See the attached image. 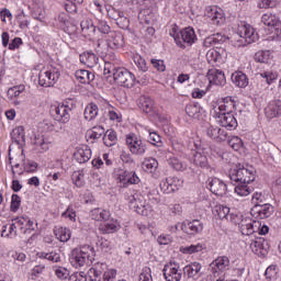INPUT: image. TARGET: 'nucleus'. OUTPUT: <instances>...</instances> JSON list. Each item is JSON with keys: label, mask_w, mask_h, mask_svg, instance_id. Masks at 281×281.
Instances as JSON below:
<instances>
[{"label": "nucleus", "mask_w": 281, "mask_h": 281, "mask_svg": "<svg viewBox=\"0 0 281 281\" xmlns=\"http://www.w3.org/2000/svg\"><path fill=\"white\" fill-rule=\"evenodd\" d=\"M228 177L236 186V183H252L256 181V169L254 167H245V165H235L229 171Z\"/></svg>", "instance_id": "nucleus-1"}, {"label": "nucleus", "mask_w": 281, "mask_h": 281, "mask_svg": "<svg viewBox=\"0 0 281 281\" xmlns=\"http://www.w3.org/2000/svg\"><path fill=\"white\" fill-rule=\"evenodd\" d=\"M95 258V249L89 245L81 246L80 248H75L70 255V263L75 269L79 267H85L88 262H93Z\"/></svg>", "instance_id": "nucleus-2"}, {"label": "nucleus", "mask_w": 281, "mask_h": 281, "mask_svg": "<svg viewBox=\"0 0 281 281\" xmlns=\"http://www.w3.org/2000/svg\"><path fill=\"white\" fill-rule=\"evenodd\" d=\"M237 43H241V45H251V43H256L259 36L256 32V29L251 26V24H247L241 22L237 29Z\"/></svg>", "instance_id": "nucleus-3"}, {"label": "nucleus", "mask_w": 281, "mask_h": 281, "mask_svg": "<svg viewBox=\"0 0 281 281\" xmlns=\"http://www.w3.org/2000/svg\"><path fill=\"white\" fill-rule=\"evenodd\" d=\"M102 269H106L105 263H95V266L89 270L92 281H115L117 270L110 269L103 271Z\"/></svg>", "instance_id": "nucleus-4"}, {"label": "nucleus", "mask_w": 281, "mask_h": 281, "mask_svg": "<svg viewBox=\"0 0 281 281\" xmlns=\"http://www.w3.org/2000/svg\"><path fill=\"white\" fill-rule=\"evenodd\" d=\"M112 76L114 82L120 87H125L126 89L135 87V75L126 68H113Z\"/></svg>", "instance_id": "nucleus-5"}, {"label": "nucleus", "mask_w": 281, "mask_h": 281, "mask_svg": "<svg viewBox=\"0 0 281 281\" xmlns=\"http://www.w3.org/2000/svg\"><path fill=\"white\" fill-rule=\"evenodd\" d=\"M173 38L178 47H181V49H186V45L183 43H187V45H192L194 41H196V34L194 33V29L186 27L180 31L179 34L173 36Z\"/></svg>", "instance_id": "nucleus-6"}, {"label": "nucleus", "mask_w": 281, "mask_h": 281, "mask_svg": "<svg viewBox=\"0 0 281 281\" xmlns=\"http://www.w3.org/2000/svg\"><path fill=\"white\" fill-rule=\"evenodd\" d=\"M58 78H60V71L58 69L46 70L41 71L38 74V85L40 87H54L56 82L58 81Z\"/></svg>", "instance_id": "nucleus-7"}, {"label": "nucleus", "mask_w": 281, "mask_h": 281, "mask_svg": "<svg viewBox=\"0 0 281 281\" xmlns=\"http://www.w3.org/2000/svg\"><path fill=\"white\" fill-rule=\"evenodd\" d=\"M206 188L215 196H225L227 194V183L218 178H209Z\"/></svg>", "instance_id": "nucleus-8"}, {"label": "nucleus", "mask_w": 281, "mask_h": 281, "mask_svg": "<svg viewBox=\"0 0 281 281\" xmlns=\"http://www.w3.org/2000/svg\"><path fill=\"white\" fill-rule=\"evenodd\" d=\"M179 188H183V180L177 177H169L160 182V190L165 192V194L177 192Z\"/></svg>", "instance_id": "nucleus-9"}, {"label": "nucleus", "mask_w": 281, "mask_h": 281, "mask_svg": "<svg viewBox=\"0 0 281 281\" xmlns=\"http://www.w3.org/2000/svg\"><path fill=\"white\" fill-rule=\"evenodd\" d=\"M217 119L220 125L227 131H236V128L238 127V121L236 120V116H234V112L232 111L217 115Z\"/></svg>", "instance_id": "nucleus-10"}, {"label": "nucleus", "mask_w": 281, "mask_h": 281, "mask_svg": "<svg viewBox=\"0 0 281 281\" xmlns=\"http://www.w3.org/2000/svg\"><path fill=\"white\" fill-rule=\"evenodd\" d=\"M126 144L132 155H138V156L146 155V150H147L146 144H144L142 140H137L133 136H127Z\"/></svg>", "instance_id": "nucleus-11"}, {"label": "nucleus", "mask_w": 281, "mask_h": 281, "mask_svg": "<svg viewBox=\"0 0 281 281\" xmlns=\"http://www.w3.org/2000/svg\"><path fill=\"white\" fill-rule=\"evenodd\" d=\"M164 278L166 281H181V271L177 263L170 262L162 269Z\"/></svg>", "instance_id": "nucleus-12"}, {"label": "nucleus", "mask_w": 281, "mask_h": 281, "mask_svg": "<svg viewBox=\"0 0 281 281\" xmlns=\"http://www.w3.org/2000/svg\"><path fill=\"white\" fill-rule=\"evenodd\" d=\"M250 249L252 254H256L257 256H267V254H269V251L267 250L269 249V244L267 243V240H265V238L257 237L250 243Z\"/></svg>", "instance_id": "nucleus-13"}, {"label": "nucleus", "mask_w": 281, "mask_h": 281, "mask_svg": "<svg viewBox=\"0 0 281 281\" xmlns=\"http://www.w3.org/2000/svg\"><path fill=\"white\" fill-rule=\"evenodd\" d=\"M193 164L198 166V168H202V170H206L212 172V167L210 166V161L207 160V155L205 151L198 150L193 153Z\"/></svg>", "instance_id": "nucleus-14"}, {"label": "nucleus", "mask_w": 281, "mask_h": 281, "mask_svg": "<svg viewBox=\"0 0 281 281\" xmlns=\"http://www.w3.org/2000/svg\"><path fill=\"white\" fill-rule=\"evenodd\" d=\"M106 45L110 49H120V47H124V35L120 32L112 31L108 35Z\"/></svg>", "instance_id": "nucleus-15"}, {"label": "nucleus", "mask_w": 281, "mask_h": 281, "mask_svg": "<svg viewBox=\"0 0 281 281\" xmlns=\"http://www.w3.org/2000/svg\"><path fill=\"white\" fill-rule=\"evenodd\" d=\"M52 115L56 122L61 124H67L71 120V112H68L67 108H61V105L55 106L52 110Z\"/></svg>", "instance_id": "nucleus-16"}, {"label": "nucleus", "mask_w": 281, "mask_h": 281, "mask_svg": "<svg viewBox=\"0 0 281 281\" xmlns=\"http://www.w3.org/2000/svg\"><path fill=\"white\" fill-rule=\"evenodd\" d=\"M281 115V100L277 99L270 101L268 106L266 108V117L268 120H273V117H280Z\"/></svg>", "instance_id": "nucleus-17"}, {"label": "nucleus", "mask_w": 281, "mask_h": 281, "mask_svg": "<svg viewBox=\"0 0 281 281\" xmlns=\"http://www.w3.org/2000/svg\"><path fill=\"white\" fill-rule=\"evenodd\" d=\"M182 232L189 234V236H194V234H201L203 232V223L199 220H193L187 224H182Z\"/></svg>", "instance_id": "nucleus-18"}, {"label": "nucleus", "mask_w": 281, "mask_h": 281, "mask_svg": "<svg viewBox=\"0 0 281 281\" xmlns=\"http://www.w3.org/2000/svg\"><path fill=\"white\" fill-rule=\"evenodd\" d=\"M209 81L217 87H225L227 80L225 79V72L223 70H210L207 72Z\"/></svg>", "instance_id": "nucleus-19"}, {"label": "nucleus", "mask_w": 281, "mask_h": 281, "mask_svg": "<svg viewBox=\"0 0 281 281\" xmlns=\"http://www.w3.org/2000/svg\"><path fill=\"white\" fill-rule=\"evenodd\" d=\"M207 19H211L212 23L214 25H223V22L225 21V16H223V11L216 7H211L206 11Z\"/></svg>", "instance_id": "nucleus-20"}, {"label": "nucleus", "mask_w": 281, "mask_h": 281, "mask_svg": "<svg viewBox=\"0 0 281 281\" xmlns=\"http://www.w3.org/2000/svg\"><path fill=\"white\" fill-rule=\"evenodd\" d=\"M227 267H229V258L226 256L218 257L210 265V271H212V273H218V271H225Z\"/></svg>", "instance_id": "nucleus-21"}, {"label": "nucleus", "mask_w": 281, "mask_h": 281, "mask_svg": "<svg viewBox=\"0 0 281 281\" xmlns=\"http://www.w3.org/2000/svg\"><path fill=\"white\" fill-rule=\"evenodd\" d=\"M231 80L235 87H239V89H245L249 85V78L243 71H235L231 76Z\"/></svg>", "instance_id": "nucleus-22"}, {"label": "nucleus", "mask_w": 281, "mask_h": 281, "mask_svg": "<svg viewBox=\"0 0 281 281\" xmlns=\"http://www.w3.org/2000/svg\"><path fill=\"white\" fill-rule=\"evenodd\" d=\"M11 139L13 144H16V146L21 148L23 144H25V128H23V126L13 128L11 132Z\"/></svg>", "instance_id": "nucleus-23"}, {"label": "nucleus", "mask_w": 281, "mask_h": 281, "mask_svg": "<svg viewBox=\"0 0 281 281\" xmlns=\"http://www.w3.org/2000/svg\"><path fill=\"white\" fill-rule=\"evenodd\" d=\"M227 41V36L222 35L221 33L213 34L204 40V47H218Z\"/></svg>", "instance_id": "nucleus-24"}, {"label": "nucleus", "mask_w": 281, "mask_h": 281, "mask_svg": "<svg viewBox=\"0 0 281 281\" xmlns=\"http://www.w3.org/2000/svg\"><path fill=\"white\" fill-rule=\"evenodd\" d=\"M252 212H256L259 218H269L273 214V206L269 203L254 206Z\"/></svg>", "instance_id": "nucleus-25"}, {"label": "nucleus", "mask_w": 281, "mask_h": 281, "mask_svg": "<svg viewBox=\"0 0 281 281\" xmlns=\"http://www.w3.org/2000/svg\"><path fill=\"white\" fill-rule=\"evenodd\" d=\"M74 157L78 164H87L91 159V149L89 147L78 148L74 153Z\"/></svg>", "instance_id": "nucleus-26"}, {"label": "nucleus", "mask_w": 281, "mask_h": 281, "mask_svg": "<svg viewBox=\"0 0 281 281\" xmlns=\"http://www.w3.org/2000/svg\"><path fill=\"white\" fill-rule=\"evenodd\" d=\"M80 26L83 36H93V34H95V25L93 24V20L85 19L81 21Z\"/></svg>", "instance_id": "nucleus-27"}, {"label": "nucleus", "mask_w": 281, "mask_h": 281, "mask_svg": "<svg viewBox=\"0 0 281 281\" xmlns=\"http://www.w3.org/2000/svg\"><path fill=\"white\" fill-rule=\"evenodd\" d=\"M80 63L88 66L90 69L98 65V56L95 54L88 52L80 55Z\"/></svg>", "instance_id": "nucleus-28"}, {"label": "nucleus", "mask_w": 281, "mask_h": 281, "mask_svg": "<svg viewBox=\"0 0 281 281\" xmlns=\"http://www.w3.org/2000/svg\"><path fill=\"white\" fill-rule=\"evenodd\" d=\"M103 144L111 148L117 144V133L114 130H108L103 134Z\"/></svg>", "instance_id": "nucleus-29"}, {"label": "nucleus", "mask_w": 281, "mask_h": 281, "mask_svg": "<svg viewBox=\"0 0 281 281\" xmlns=\"http://www.w3.org/2000/svg\"><path fill=\"white\" fill-rule=\"evenodd\" d=\"M184 276H188V278H196L199 273L201 272V263L193 262L187 267L183 268Z\"/></svg>", "instance_id": "nucleus-30"}, {"label": "nucleus", "mask_w": 281, "mask_h": 281, "mask_svg": "<svg viewBox=\"0 0 281 281\" xmlns=\"http://www.w3.org/2000/svg\"><path fill=\"white\" fill-rule=\"evenodd\" d=\"M138 106L144 111V113H153L155 102L149 97H140Z\"/></svg>", "instance_id": "nucleus-31"}, {"label": "nucleus", "mask_w": 281, "mask_h": 281, "mask_svg": "<svg viewBox=\"0 0 281 281\" xmlns=\"http://www.w3.org/2000/svg\"><path fill=\"white\" fill-rule=\"evenodd\" d=\"M54 232L57 240H60V243H67L71 238V231L67 227H59Z\"/></svg>", "instance_id": "nucleus-32"}, {"label": "nucleus", "mask_w": 281, "mask_h": 281, "mask_svg": "<svg viewBox=\"0 0 281 281\" xmlns=\"http://www.w3.org/2000/svg\"><path fill=\"white\" fill-rule=\"evenodd\" d=\"M98 106L94 103H89L83 112L85 120L91 122V120H95L98 117Z\"/></svg>", "instance_id": "nucleus-33"}, {"label": "nucleus", "mask_w": 281, "mask_h": 281, "mask_svg": "<svg viewBox=\"0 0 281 281\" xmlns=\"http://www.w3.org/2000/svg\"><path fill=\"white\" fill-rule=\"evenodd\" d=\"M186 113L189 117H193L194 120H199L201 117V105L198 103H191L186 106Z\"/></svg>", "instance_id": "nucleus-34"}, {"label": "nucleus", "mask_w": 281, "mask_h": 281, "mask_svg": "<svg viewBox=\"0 0 281 281\" xmlns=\"http://www.w3.org/2000/svg\"><path fill=\"white\" fill-rule=\"evenodd\" d=\"M91 217L93 221H109V218H111V213L109 211L94 209L91 211Z\"/></svg>", "instance_id": "nucleus-35"}, {"label": "nucleus", "mask_w": 281, "mask_h": 281, "mask_svg": "<svg viewBox=\"0 0 281 281\" xmlns=\"http://www.w3.org/2000/svg\"><path fill=\"white\" fill-rule=\"evenodd\" d=\"M38 258L42 260H49V262H60V254L56 251H50V252H38L37 254Z\"/></svg>", "instance_id": "nucleus-36"}, {"label": "nucleus", "mask_w": 281, "mask_h": 281, "mask_svg": "<svg viewBox=\"0 0 281 281\" xmlns=\"http://www.w3.org/2000/svg\"><path fill=\"white\" fill-rule=\"evenodd\" d=\"M248 183H240L237 182L235 184V192L236 194H238V196H249V194H251L254 189H250L249 186H247Z\"/></svg>", "instance_id": "nucleus-37"}, {"label": "nucleus", "mask_w": 281, "mask_h": 281, "mask_svg": "<svg viewBox=\"0 0 281 281\" xmlns=\"http://www.w3.org/2000/svg\"><path fill=\"white\" fill-rule=\"evenodd\" d=\"M159 168V162L155 158L145 159L143 162V170L145 172H155Z\"/></svg>", "instance_id": "nucleus-38"}, {"label": "nucleus", "mask_w": 281, "mask_h": 281, "mask_svg": "<svg viewBox=\"0 0 281 281\" xmlns=\"http://www.w3.org/2000/svg\"><path fill=\"white\" fill-rule=\"evenodd\" d=\"M119 179L120 181H125L126 183L131 184L139 183V177H137V173H128L124 171L123 175L119 176Z\"/></svg>", "instance_id": "nucleus-39"}, {"label": "nucleus", "mask_w": 281, "mask_h": 281, "mask_svg": "<svg viewBox=\"0 0 281 281\" xmlns=\"http://www.w3.org/2000/svg\"><path fill=\"white\" fill-rule=\"evenodd\" d=\"M213 214L218 216V218H228L229 216V206H225L223 204H218L214 207Z\"/></svg>", "instance_id": "nucleus-40"}, {"label": "nucleus", "mask_w": 281, "mask_h": 281, "mask_svg": "<svg viewBox=\"0 0 281 281\" xmlns=\"http://www.w3.org/2000/svg\"><path fill=\"white\" fill-rule=\"evenodd\" d=\"M240 232L243 236H251V234L256 233V227L254 226V223H247V221H243L240 224Z\"/></svg>", "instance_id": "nucleus-41"}, {"label": "nucleus", "mask_w": 281, "mask_h": 281, "mask_svg": "<svg viewBox=\"0 0 281 281\" xmlns=\"http://www.w3.org/2000/svg\"><path fill=\"white\" fill-rule=\"evenodd\" d=\"M104 133V127L102 125H95L88 132V135L90 139H100Z\"/></svg>", "instance_id": "nucleus-42"}, {"label": "nucleus", "mask_w": 281, "mask_h": 281, "mask_svg": "<svg viewBox=\"0 0 281 281\" xmlns=\"http://www.w3.org/2000/svg\"><path fill=\"white\" fill-rule=\"evenodd\" d=\"M147 142L153 146H157L158 148H161V146H164V143H161V136L156 132H149Z\"/></svg>", "instance_id": "nucleus-43"}, {"label": "nucleus", "mask_w": 281, "mask_h": 281, "mask_svg": "<svg viewBox=\"0 0 281 281\" xmlns=\"http://www.w3.org/2000/svg\"><path fill=\"white\" fill-rule=\"evenodd\" d=\"M21 157L23 159V167L25 172H36L38 168V164L34 160H25L23 156V150H22Z\"/></svg>", "instance_id": "nucleus-44"}, {"label": "nucleus", "mask_w": 281, "mask_h": 281, "mask_svg": "<svg viewBox=\"0 0 281 281\" xmlns=\"http://www.w3.org/2000/svg\"><path fill=\"white\" fill-rule=\"evenodd\" d=\"M16 21L20 30H27L30 27V18L23 11L16 15Z\"/></svg>", "instance_id": "nucleus-45"}, {"label": "nucleus", "mask_w": 281, "mask_h": 281, "mask_svg": "<svg viewBox=\"0 0 281 281\" xmlns=\"http://www.w3.org/2000/svg\"><path fill=\"white\" fill-rule=\"evenodd\" d=\"M278 21V16L273 15V14H263L261 16V23H263V25H267V27H271V30H273V26L276 25Z\"/></svg>", "instance_id": "nucleus-46"}, {"label": "nucleus", "mask_w": 281, "mask_h": 281, "mask_svg": "<svg viewBox=\"0 0 281 281\" xmlns=\"http://www.w3.org/2000/svg\"><path fill=\"white\" fill-rule=\"evenodd\" d=\"M227 144L233 148V150H239L243 148V139L238 136L228 137Z\"/></svg>", "instance_id": "nucleus-47"}, {"label": "nucleus", "mask_w": 281, "mask_h": 281, "mask_svg": "<svg viewBox=\"0 0 281 281\" xmlns=\"http://www.w3.org/2000/svg\"><path fill=\"white\" fill-rule=\"evenodd\" d=\"M180 251H182V254H198L199 251H203V245L196 244V245L186 246L180 248Z\"/></svg>", "instance_id": "nucleus-48"}, {"label": "nucleus", "mask_w": 281, "mask_h": 281, "mask_svg": "<svg viewBox=\"0 0 281 281\" xmlns=\"http://www.w3.org/2000/svg\"><path fill=\"white\" fill-rule=\"evenodd\" d=\"M119 227H120V225L117 224V222L110 221L104 224L103 232L105 234H115V232H117Z\"/></svg>", "instance_id": "nucleus-49"}, {"label": "nucleus", "mask_w": 281, "mask_h": 281, "mask_svg": "<svg viewBox=\"0 0 281 281\" xmlns=\"http://www.w3.org/2000/svg\"><path fill=\"white\" fill-rule=\"evenodd\" d=\"M134 63L137 66V68L139 69V71H143V72L148 71V66L146 64V59H144L142 56L136 55L134 57Z\"/></svg>", "instance_id": "nucleus-50"}, {"label": "nucleus", "mask_w": 281, "mask_h": 281, "mask_svg": "<svg viewBox=\"0 0 281 281\" xmlns=\"http://www.w3.org/2000/svg\"><path fill=\"white\" fill-rule=\"evenodd\" d=\"M106 12L109 19H112V21H117L120 19V15L124 13V11L117 10L112 5L106 8Z\"/></svg>", "instance_id": "nucleus-51"}, {"label": "nucleus", "mask_w": 281, "mask_h": 281, "mask_svg": "<svg viewBox=\"0 0 281 281\" xmlns=\"http://www.w3.org/2000/svg\"><path fill=\"white\" fill-rule=\"evenodd\" d=\"M116 25L121 30H128V26L131 25V21H128V18L126 16V14H124V12L117 19Z\"/></svg>", "instance_id": "nucleus-52"}, {"label": "nucleus", "mask_w": 281, "mask_h": 281, "mask_svg": "<svg viewBox=\"0 0 281 281\" xmlns=\"http://www.w3.org/2000/svg\"><path fill=\"white\" fill-rule=\"evenodd\" d=\"M170 166H171V168H173V170H178V171H181V172L188 168V165L183 164L178 158H171L170 159Z\"/></svg>", "instance_id": "nucleus-53"}, {"label": "nucleus", "mask_w": 281, "mask_h": 281, "mask_svg": "<svg viewBox=\"0 0 281 281\" xmlns=\"http://www.w3.org/2000/svg\"><path fill=\"white\" fill-rule=\"evenodd\" d=\"M35 146H38L41 150H49V142L45 140L44 136H35Z\"/></svg>", "instance_id": "nucleus-54"}, {"label": "nucleus", "mask_w": 281, "mask_h": 281, "mask_svg": "<svg viewBox=\"0 0 281 281\" xmlns=\"http://www.w3.org/2000/svg\"><path fill=\"white\" fill-rule=\"evenodd\" d=\"M97 29L101 32V34H108V36L111 32H113L111 31V26L109 25V23L104 20H99Z\"/></svg>", "instance_id": "nucleus-55"}, {"label": "nucleus", "mask_w": 281, "mask_h": 281, "mask_svg": "<svg viewBox=\"0 0 281 281\" xmlns=\"http://www.w3.org/2000/svg\"><path fill=\"white\" fill-rule=\"evenodd\" d=\"M11 212H19L21 207V196L19 194H12L11 196Z\"/></svg>", "instance_id": "nucleus-56"}, {"label": "nucleus", "mask_w": 281, "mask_h": 281, "mask_svg": "<svg viewBox=\"0 0 281 281\" xmlns=\"http://www.w3.org/2000/svg\"><path fill=\"white\" fill-rule=\"evenodd\" d=\"M78 2H74L71 0H67V2L64 3V9L69 14H76L78 12V5H76Z\"/></svg>", "instance_id": "nucleus-57"}, {"label": "nucleus", "mask_w": 281, "mask_h": 281, "mask_svg": "<svg viewBox=\"0 0 281 281\" xmlns=\"http://www.w3.org/2000/svg\"><path fill=\"white\" fill-rule=\"evenodd\" d=\"M137 214L140 216H148V212H150V205L139 202V205L136 206Z\"/></svg>", "instance_id": "nucleus-58"}, {"label": "nucleus", "mask_w": 281, "mask_h": 281, "mask_svg": "<svg viewBox=\"0 0 281 281\" xmlns=\"http://www.w3.org/2000/svg\"><path fill=\"white\" fill-rule=\"evenodd\" d=\"M278 5V0H261L258 3V8L267 9V8H276Z\"/></svg>", "instance_id": "nucleus-59"}, {"label": "nucleus", "mask_w": 281, "mask_h": 281, "mask_svg": "<svg viewBox=\"0 0 281 281\" xmlns=\"http://www.w3.org/2000/svg\"><path fill=\"white\" fill-rule=\"evenodd\" d=\"M218 126L210 125L206 128L207 137H211V139H214L216 142V137L218 136Z\"/></svg>", "instance_id": "nucleus-60"}, {"label": "nucleus", "mask_w": 281, "mask_h": 281, "mask_svg": "<svg viewBox=\"0 0 281 281\" xmlns=\"http://www.w3.org/2000/svg\"><path fill=\"white\" fill-rule=\"evenodd\" d=\"M259 76L260 78H265L267 85H271L278 78V75L269 71L261 72Z\"/></svg>", "instance_id": "nucleus-61"}, {"label": "nucleus", "mask_w": 281, "mask_h": 281, "mask_svg": "<svg viewBox=\"0 0 281 281\" xmlns=\"http://www.w3.org/2000/svg\"><path fill=\"white\" fill-rule=\"evenodd\" d=\"M255 60L257 63H268L269 52H258L255 54Z\"/></svg>", "instance_id": "nucleus-62"}, {"label": "nucleus", "mask_w": 281, "mask_h": 281, "mask_svg": "<svg viewBox=\"0 0 281 281\" xmlns=\"http://www.w3.org/2000/svg\"><path fill=\"white\" fill-rule=\"evenodd\" d=\"M252 203L255 204L254 207H257V205H262L265 204V195L262 193H254L252 194Z\"/></svg>", "instance_id": "nucleus-63"}, {"label": "nucleus", "mask_w": 281, "mask_h": 281, "mask_svg": "<svg viewBox=\"0 0 281 281\" xmlns=\"http://www.w3.org/2000/svg\"><path fill=\"white\" fill-rule=\"evenodd\" d=\"M89 70H85V69H79L75 72V76L77 78V80L79 82H81V85H85L86 80H87V74Z\"/></svg>", "instance_id": "nucleus-64"}]
</instances>
